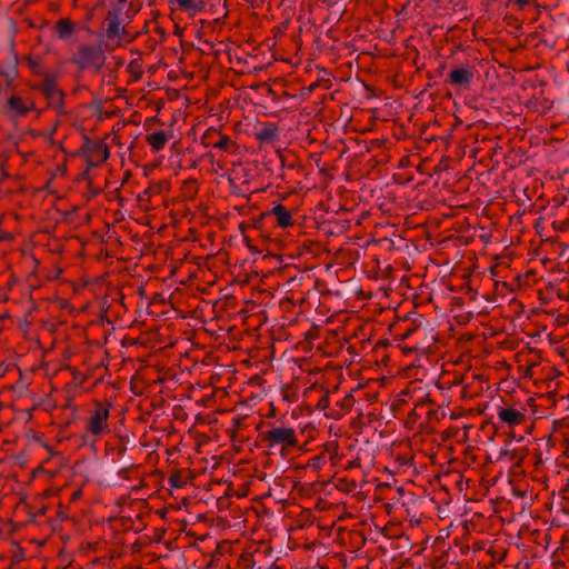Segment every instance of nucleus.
<instances>
[{
  "mask_svg": "<svg viewBox=\"0 0 569 569\" xmlns=\"http://www.w3.org/2000/svg\"><path fill=\"white\" fill-rule=\"evenodd\" d=\"M475 78L473 68L460 67L451 70L447 77V83L452 87L467 89Z\"/></svg>",
  "mask_w": 569,
  "mask_h": 569,
  "instance_id": "obj_7",
  "label": "nucleus"
},
{
  "mask_svg": "<svg viewBox=\"0 0 569 569\" xmlns=\"http://www.w3.org/2000/svg\"><path fill=\"white\" fill-rule=\"evenodd\" d=\"M502 2H506L507 7H510V6L521 7V6L526 4V1H522V0H500V4Z\"/></svg>",
  "mask_w": 569,
  "mask_h": 569,
  "instance_id": "obj_26",
  "label": "nucleus"
},
{
  "mask_svg": "<svg viewBox=\"0 0 569 569\" xmlns=\"http://www.w3.org/2000/svg\"><path fill=\"white\" fill-rule=\"evenodd\" d=\"M510 436L517 439L518 441H521L523 439L522 435L517 436L516 433H510Z\"/></svg>",
  "mask_w": 569,
  "mask_h": 569,
  "instance_id": "obj_30",
  "label": "nucleus"
},
{
  "mask_svg": "<svg viewBox=\"0 0 569 569\" xmlns=\"http://www.w3.org/2000/svg\"><path fill=\"white\" fill-rule=\"evenodd\" d=\"M500 463H507L508 469H510L512 466H516L520 462L521 458L515 452V450L511 449H505L500 450Z\"/></svg>",
  "mask_w": 569,
  "mask_h": 569,
  "instance_id": "obj_16",
  "label": "nucleus"
},
{
  "mask_svg": "<svg viewBox=\"0 0 569 569\" xmlns=\"http://www.w3.org/2000/svg\"><path fill=\"white\" fill-rule=\"evenodd\" d=\"M207 144L220 150H230L231 148L236 147L234 141H232L230 137L226 134H220L217 141H209Z\"/></svg>",
  "mask_w": 569,
  "mask_h": 569,
  "instance_id": "obj_18",
  "label": "nucleus"
},
{
  "mask_svg": "<svg viewBox=\"0 0 569 569\" xmlns=\"http://www.w3.org/2000/svg\"><path fill=\"white\" fill-rule=\"evenodd\" d=\"M506 550H503L502 548H500V556H499V559H500V562L503 560L505 556H506Z\"/></svg>",
  "mask_w": 569,
  "mask_h": 569,
  "instance_id": "obj_29",
  "label": "nucleus"
},
{
  "mask_svg": "<svg viewBox=\"0 0 569 569\" xmlns=\"http://www.w3.org/2000/svg\"><path fill=\"white\" fill-rule=\"evenodd\" d=\"M277 220V224L280 228H288L293 224V219L290 211L281 203L273 207L270 211Z\"/></svg>",
  "mask_w": 569,
  "mask_h": 569,
  "instance_id": "obj_11",
  "label": "nucleus"
},
{
  "mask_svg": "<svg viewBox=\"0 0 569 569\" xmlns=\"http://www.w3.org/2000/svg\"><path fill=\"white\" fill-rule=\"evenodd\" d=\"M496 268H497V264H495V266H492V267L490 268V270H491V273H492V274H496Z\"/></svg>",
  "mask_w": 569,
  "mask_h": 569,
  "instance_id": "obj_32",
  "label": "nucleus"
},
{
  "mask_svg": "<svg viewBox=\"0 0 569 569\" xmlns=\"http://www.w3.org/2000/svg\"><path fill=\"white\" fill-rule=\"evenodd\" d=\"M426 409H428V401L417 402L413 409L409 412L407 418V423L416 422L417 419L421 418L426 415Z\"/></svg>",
  "mask_w": 569,
  "mask_h": 569,
  "instance_id": "obj_17",
  "label": "nucleus"
},
{
  "mask_svg": "<svg viewBox=\"0 0 569 569\" xmlns=\"http://www.w3.org/2000/svg\"><path fill=\"white\" fill-rule=\"evenodd\" d=\"M121 9L110 8L106 17V36L108 39L119 38L124 33V29L121 27L120 21Z\"/></svg>",
  "mask_w": 569,
  "mask_h": 569,
  "instance_id": "obj_9",
  "label": "nucleus"
},
{
  "mask_svg": "<svg viewBox=\"0 0 569 569\" xmlns=\"http://www.w3.org/2000/svg\"><path fill=\"white\" fill-rule=\"evenodd\" d=\"M256 139L260 142L270 143L278 138V128L273 123L263 124L256 133Z\"/></svg>",
  "mask_w": 569,
  "mask_h": 569,
  "instance_id": "obj_14",
  "label": "nucleus"
},
{
  "mask_svg": "<svg viewBox=\"0 0 569 569\" xmlns=\"http://www.w3.org/2000/svg\"><path fill=\"white\" fill-rule=\"evenodd\" d=\"M54 31L61 40L69 39L76 31V24L68 18L59 19L54 24Z\"/></svg>",
  "mask_w": 569,
  "mask_h": 569,
  "instance_id": "obj_13",
  "label": "nucleus"
},
{
  "mask_svg": "<svg viewBox=\"0 0 569 569\" xmlns=\"http://www.w3.org/2000/svg\"><path fill=\"white\" fill-rule=\"evenodd\" d=\"M428 401V409H426V418L429 423L433 421H439L441 418L445 417V412L440 411L439 409H435L432 403Z\"/></svg>",
  "mask_w": 569,
  "mask_h": 569,
  "instance_id": "obj_20",
  "label": "nucleus"
},
{
  "mask_svg": "<svg viewBox=\"0 0 569 569\" xmlns=\"http://www.w3.org/2000/svg\"><path fill=\"white\" fill-rule=\"evenodd\" d=\"M322 462H323L322 456H315L309 460V466L315 467V468H320Z\"/></svg>",
  "mask_w": 569,
  "mask_h": 569,
  "instance_id": "obj_25",
  "label": "nucleus"
},
{
  "mask_svg": "<svg viewBox=\"0 0 569 569\" xmlns=\"http://www.w3.org/2000/svg\"><path fill=\"white\" fill-rule=\"evenodd\" d=\"M499 308H500V317H502V316H508V315L506 313V311H505V307H503V305H502L501 302H500V305H499Z\"/></svg>",
  "mask_w": 569,
  "mask_h": 569,
  "instance_id": "obj_28",
  "label": "nucleus"
},
{
  "mask_svg": "<svg viewBox=\"0 0 569 569\" xmlns=\"http://www.w3.org/2000/svg\"><path fill=\"white\" fill-rule=\"evenodd\" d=\"M36 109V101L29 94H12L6 101L3 113L9 119H19L26 117Z\"/></svg>",
  "mask_w": 569,
  "mask_h": 569,
  "instance_id": "obj_3",
  "label": "nucleus"
},
{
  "mask_svg": "<svg viewBox=\"0 0 569 569\" xmlns=\"http://www.w3.org/2000/svg\"><path fill=\"white\" fill-rule=\"evenodd\" d=\"M168 481L172 488H182L187 485L188 478L184 475V471L176 470L170 475Z\"/></svg>",
  "mask_w": 569,
  "mask_h": 569,
  "instance_id": "obj_19",
  "label": "nucleus"
},
{
  "mask_svg": "<svg viewBox=\"0 0 569 569\" xmlns=\"http://www.w3.org/2000/svg\"><path fill=\"white\" fill-rule=\"evenodd\" d=\"M171 9H179L190 17H194L202 11L204 3L202 0H173L170 1Z\"/></svg>",
  "mask_w": 569,
  "mask_h": 569,
  "instance_id": "obj_10",
  "label": "nucleus"
},
{
  "mask_svg": "<svg viewBox=\"0 0 569 569\" xmlns=\"http://www.w3.org/2000/svg\"><path fill=\"white\" fill-rule=\"evenodd\" d=\"M170 138V134L160 130L148 134L146 141L153 152H159L164 148Z\"/></svg>",
  "mask_w": 569,
  "mask_h": 569,
  "instance_id": "obj_12",
  "label": "nucleus"
},
{
  "mask_svg": "<svg viewBox=\"0 0 569 569\" xmlns=\"http://www.w3.org/2000/svg\"><path fill=\"white\" fill-rule=\"evenodd\" d=\"M503 251H506V253H501L500 252V260H499L500 268L505 267V266H508L509 264V260H510V258L512 256V252L509 250L508 246H506L503 248Z\"/></svg>",
  "mask_w": 569,
  "mask_h": 569,
  "instance_id": "obj_24",
  "label": "nucleus"
},
{
  "mask_svg": "<svg viewBox=\"0 0 569 569\" xmlns=\"http://www.w3.org/2000/svg\"><path fill=\"white\" fill-rule=\"evenodd\" d=\"M523 407L520 402L500 396V431L503 425L510 428L520 425L525 419Z\"/></svg>",
  "mask_w": 569,
  "mask_h": 569,
  "instance_id": "obj_4",
  "label": "nucleus"
},
{
  "mask_svg": "<svg viewBox=\"0 0 569 569\" xmlns=\"http://www.w3.org/2000/svg\"><path fill=\"white\" fill-rule=\"evenodd\" d=\"M509 369L505 361L500 360V392H505L512 399V393L516 392L517 382L515 379L509 380L502 377V371Z\"/></svg>",
  "mask_w": 569,
  "mask_h": 569,
  "instance_id": "obj_15",
  "label": "nucleus"
},
{
  "mask_svg": "<svg viewBox=\"0 0 569 569\" xmlns=\"http://www.w3.org/2000/svg\"><path fill=\"white\" fill-rule=\"evenodd\" d=\"M500 69H505L503 73H500V86L502 83H505V84L511 83V81L513 79L511 71L508 68H505L501 62H500Z\"/></svg>",
  "mask_w": 569,
  "mask_h": 569,
  "instance_id": "obj_22",
  "label": "nucleus"
},
{
  "mask_svg": "<svg viewBox=\"0 0 569 569\" xmlns=\"http://www.w3.org/2000/svg\"><path fill=\"white\" fill-rule=\"evenodd\" d=\"M37 88L47 98L50 107L60 108L63 104V94L57 87L56 78L52 73H46Z\"/></svg>",
  "mask_w": 569,
  "mask_h": 569,
  "instance_id": "obj_6",
  "label": "nucleus"
},
{
  "mask_svg": "<svg viewBox=\"0 0 569 569\" xmlns=\"http://www.w3.org/2000/svg\"><path fill=\"white\" fill-rule=\"evenodd\" d=\"M506 491L510 492L512 496L521 495V490L513 485L509 472L507 473L506 477Z\"/></svg>",
  "mask_w": 569,
  "mask_h": 569,
  "instance_id": "obj_21",
  "label": "nucleus"
},
{
  "mask_svg": "<svg viewBox=\"0 0 569 569\" xmlns=\"http://www.w3.org/2000/svg\"><path fill=\"white\" fill-rule=\"evenodd\" d=\"M110 407L109 403L96 402L84 422L82 435L84 442H97L111 432L109 425Z\"/></svg>",
  "mask_w": 569,
  "mask_h": 569,
  "instance_id": "obj_1",
  "label": "nucleus"
},
{
  "mask_svg": "<svg viewBox=\"0 0 569 569\" xmlns=\"http://www.w3.org/2000/svg\"><path fill=\"white\" fill-rule=\"evenodd\" d=\"M503 287V288H508V284L506 282H502L500 281V288ZM507 300L508 301V305L509 307L511 308L512 306L515 307V310L513 312H517V309L519 307V305L517 303L515 297H505L502 296V293L500 292V300Z\"/></svg>",
  "mask_w": 569,
  "mask_h": 569,
  "instance_id": "obj_23",
  "label": "nucleus"
},
{
  "mask_svg": "<svg viewBox=\"0 0 569 569\" xmlns=\"http://www.w3.org/2000/svg\"><path fill=\"white\" fill-rule=\"evenodd\" d=\"M503 109H505V106H502V104L500 103V107H499V110H500V118L502 117V111H503Z\"/></svg>",
  "mask_w": 569,
  "mask_h": 569,
  "instance_id": "obj_33",
  "label": "nucleus"
},
{
  "mask_svg": "<svg viewBox=\"0 0 569 569\" xmlns=\"http://www.w3.org/2000/svg\"><path fill=\"white\" fill-rule=\"evenodd\" d=\"M214 132H210V131H207V133L203 136V139L204 140H208L211 138V136L213 134Z\"/></svg>",
  "mask_w": 569,
  "mask_h": 569,
  "instance_id": "obj_31",
  "label": "nucleus"
},
{
  "mask_svg": "<svg viewBox=\"0 0 569 569\" xmlns=\"http://www.w3.org/2000/svg\"><path fill=\"white\" fill-rule=\"evenodd\" d=\"M109 156V147L102 141L93 142L87 149V160L92 167L102 164L108 160Z\"/></svg>",
  "mask_w": 569,
  "mask_h": 569,
  "instance_id": "obj_8",
  "label": "nucleus"
},
{
  "mask_svg": "<svg viewBox=\"0 0 569 569\" xmlns=\"http://www.w3.org/2000/svg\"><path fill=\"white\" fill-rule=\"evenodd\" d=\"M117 1H118V3H120V4H124L128 0H117Z\"/></svg>",
  "mask_w": 569,
  "mask_h": 569,
  "instance_id": "obj_34",
  "label": "nucleus"
},
{
  "mask_svg": "<svg viewBox=\"0 0 569 569\" xmlns=\"http://www.w3.org/2000/svg\"><path fill=\"white\" fill-rule=\"evenodd\" d=\"M73 61L81 69H96L99 70L103 64L104 56L100 48L93 46H81L73 58Z\"/></svg>",
  "mask_w": 569,
  "mask_h": 569,
  "instance_id": "obj_5",
  "label": "nucleus"
},
{
  "mask_svg": "<svg viewBox=\"0 0 569 569\" xmlns=\"http://www.w3.org/2000/svg\"><path fill=\"white\" fill-rule=\"evenodd\" d=\"M262 441L269 449L279 448L280 455L286 457L299 445L298 435L295 428L272 423L262 433Z\"/></svg>",
  "mask_w": 569,
  "mask_h": 569,
  "instance_id": "obj_2",
  "label": "nucleus"
},
{
  "mask_svg": "<svg viewBox=\"0 0 569 569\" xmlns=\"http://www.w3.org/2000/svg\"><path fill=\"white\" fill-rule=\"evenodd\" d=\"M29 66L32 68L34 73L39 72V63L36 60L29 59Z\"/></svg>",
  "mask_w": 569,
  "mask_h": 569,
  "instance_id": "obj_27",
  "label": "nucleus"
}]
</instances>
